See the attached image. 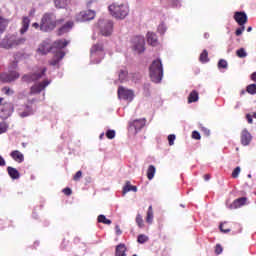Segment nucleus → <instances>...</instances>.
I'll list each match as a JSON object with an SVG mask.
<instances>
[{
	"label": "nucleus",
	"mask_w": 256,
	"mask_h": 256,
	"mask_svg": "<svg viewBox=\"0 0 256 256\" xmlns=\"http://www.w3.org/2000/svg\"><path fill=\"white\" fill-rule=\"evenodd\" d=\"M83 176V172L78 171L76 172V174L74 175V181H79V178Z\"/></svg>",
	"instance_id": "nucleus-52"
},
{
	"label": "nucleus",
	"mask_w": 256,
	"mask_h": 256,
	"mask_svg": "<svg viewBox=\"0 0 256 256\" xmlns=\"http://www.w3.org/2000/svg\"><path fill=\"white\" fill-rule=\"evenodd\" d=\"M73 29V21L66 22L62 27L58 30V35H65V33H69Z\"/></svg>",
	"instance_id": "nucleus-20"
},
{
	"label": "nucleus",
	"mask_w": 256,
	"mask_h": 256,
	"mask_svg": "<svg viewBox=\"0 0 256 256\" xmlns=\"http://www.w3.org/2000/svg\"><path fill=\"white\" fill-rule=\"evenodd\" d=\"M245 203H247V197L238 198L229 205V209H239V207H243Z\"/></svg>",
	"instance_id": "nucleus-19"
},
{
	"label": "nucleus",
	"mask_w": 256,
	"mask_h": 256,
	"mask_svg": "<svg viewBox=\"0 0 256 256\" xmlns=\"http://www.w3.org/2000/svg\"><path fill=\"white\" fill-rule=\"evenodd\" d=\"M175 134L168 135V143L170 146L175 145Z\"/></svg>",
	"instance_id": "nucleus-45"
},
{
	"label": "nucleus",
	"mask_w": 256,
	"mask_h": 256,
	"mask_svg": "<svg viewBox=\"0 0 256 256\" xmlns=\"http://www.w3.org/2000/svg\"><path fill=\"white\" fill-rule=\"evenodd\" d=\"M236 55L240 59H245L247 57V51H245V48H240L236 51Z\"/></svg>",
	"instance_id": "nucleus-39"
},
{
	"label": "nucleus",
	"mask_w": 256,
	"mask_h": 256,
	"mask_svg": "<svg viewBox=\"0 0 256 256\" xmlns=\"http://www.w3.org/2000/svg\"><path fill=\"white\" fill-rule=\"evenodd\" d=\"M68 43L69 41L63 39L56 40L52 46L48 42H42L38 47V53H40V55H47L50 51L55 53L57 49H65Z\"/></svg>",
	"instance_id": "nucleus-2"
},
{
	"label": "nucleus",
	"mask_w": 256,
	"mask_h": 256,
	"mask_svg": "<svg viewBox=\"0 0 256 256\" xmlns=\"http://www.w3.org/2000/svg\"><path fill=\"white\" fill-rule=\"evenodd\" d=\"M246 119H247L248 123H250V124L253 123V116H251V114H247Z\"/></svg>",
	"instance_id": "nucleus-55"
},
{
	"label": "nucleus",
	"mask_w": 256,
	"mask_h": 256,
	"mask_svg": "<svg viewBox=\"0 0 256 256\" xmlns=\"http://www.w3.org/2000/svg\"><path fill=\"white\" fill-rule=\"evenodd\" d=\"M239 173H241V167L237 166L232 172L233 179H237V177H239Z\"/></svg>",
	"instance_id": "nucleus-43"
},
{
	"label": "nucleus",
	"mask_w": 256,
	"mask_h": 256,
	"mask_svg": "<svg viewBox=\"0 0 256 256\" xmlns=\"http://www.w3.org/2000/svg\"><path fill=\"white\" fill-rule=\"evenodd\" d=\"M146 223L151 225L153 223V206L148 207L147 215H146Z\"/></svg>",
	"instance_id": "nucleus-32"
},
{
	"label": "nucleus",
	"mask_w": 256,
	"mask_h": 256,
	"mask_svg": "<svg viewBox=\"0 0 256 256\" xmlns=\"http://www.w3.org/2000/svg\"><path fill=\"white\" fill-rule=\"evenodd\" d=\"M54 53L55 55L53 59H51L49 62V64L52 65V67L59 65L63 57H65V52H63V49H57Z\"/></svg>",
	"instance_id": "nucleus-17"
},
{
	"label": "nucleus",
	"mask_w": 256,
	"mask_h": 256,
	"mask_svg": "<svg viewBox=\"0 0 256 256\" xmlns=\"http://www.w3.org/2000/svg\"><path fill=\"white\" fill-rule=\"evenodd\" d=\"M98 29H100L101 35L109 37L113 33V21L111 20H99L97 23Z\"/></svg>",
	"instance_id": "nucleus-7"
},
{
	"label": "nucleus",
	"mask_w": 256,
	"mask_h": 256,
	"mask_svg": "<svg viewBox=\"0 0 256 256\" xmlns=\"http://www.w3.org/2000/svg\"><path fill=\"white\" fill-rule=\"evenodd\" d=\"M105 57V52H103V46L95 44L90 50V61L91 63L98 64Z\"/></svg>",
	"instance_id": "nucleus-6"
},
{
	"label": "nucleus",
	"mask_w": 256,
	"mask_h": 256,
	"mask_svg": "<svg viewBox=\"0 0 256 256\" xmlns=\"http://www.w3.org/2000/svg\"><path fill=\"white\" fill-rule=\"evenodd\" d=\"M106 137L107 139H115V130H107Z\"/></svg>",
	"instance_id": "nucleus-44"
},
{
	"label": "nucleus",
	"mask_w": 256,
	"mask_h": 256,
	"mask_svg": "<svg viewBox=\"0 0 256 256\" xmlns=\"http://www.w3.org/2000/svg\"><path fill=\"white\" fill-rule=\"evenodd\" d=\"M0 79L4 83H11V82L19 79V72L12 71L10 73H3L0 75Z\"/></svg>",
	"instance_id": "nucleus-16"
},
{
	"label": "nucleus",
	"mask_w": 256,
	"mask_h": 256,
	"mask_svg": "<svg viewBox=\"0 0 256 256\" xmlns=\"http://www.w3.org/2000/svg\"><path fill=\"white\" fill-rule=\"evenodd\" d=\"M131 187H133V185H131L130 181H126L123 190H122V195L125 197V195H127V193H129V191H132Z\"/></svg>",
	"instance_id": "nucleus-34"
},
{
	"label": "nucleus",
	"mask_w": 256,
	"mask_h": 256,
	"mask_svg": "<svg viewBox=\"0 0 256 256\" xmlns=\"http://www.w3.org/2000/svg\"><path fill=\"white\" fill-rule=\"evenodd\" d=\"M57 25V20L55 19V14H45L42 17L40 29L45 33L53 31Z\"/></svg>",
	"instance_id": "nucleus-5"
},
{
	"label": "nucleus",
	"mask_w": 256,
	"mask_h": 256,
	"mask_svg": "<svg viewBox=\"0 0 256 256\" xmlns=\"http://www.w3.org/2000/svg\"><path fill=\"white\" fill-rule=\"evenodd\" d=\"M33 27H35V29H39V23L37 22L33 23Z\"/></svg>",
	"instance_id": "nucleus-62"
},
{
	"label": "nucleus",
	"mask_w": 256,
	"mask_h": 256,
	"mask_svg": "<svg viewBox=\"0 0 256 256\" xmlns=\"http://www.w3.org/2000/svg\"><path fill=\"white\" fill-rule=\"evenodd\" d=\"M95 19V11L83 10L76 15V21L78 23H85V21H93Z\"/></svg>",
	"instance_id": "nucleus-12"
},
{
	"label": "nucleus",
	"mask_w": 256,
	"mask_h": 256,
	"mask_svg": "<svg viewBox=\"0 0 256 256\" xmlns=\"http://www.w3.org/2000/svg\"><path fill=\"white\" fill-rule=\"evenodd\" d=\"M240 141L241 145H243L244 147L251 145V141H253V136L246 128L243 129L241 132Z\"/></svg>",
	"instance_id": "nucleus-15"
},
{
	"label": "nucleus",
	"mask_w": 256,
	"mask_h": 256,
	"mask_svg": "<svg viewBox=\"0 0 256 256\" xmlns=\"http://www.w3.org/2000/svg\"><path fill=\"white\" fill-rule=\"evenodd\" d=\"M215 253H216V255H221L223 253V247L221 246V244L216 245Z\"/></svg>",
	"instance_id": "nucleus-49"
},
{
	"label": "nucleus",
	"mask_w": 256,
	"mask_h": 256,
	"mask_svg": "<svg viewBox=\"0 0 256 256\" xmlns=\"http://www.w3.org/2000/svg\"><path fill=\"white\" fill-rule=\"evenodd\" d=\"M130 77L134 83H137L138 81H141V74L140 73H133L130 74Z\"/></svg>",
	"instance_id": "nucleus-41"
},
{
	"label": "nucleus",
	"mask_w": 256,
	"mask_h": 256,
	"mask_svg": "<svg viewBox=\"0 0 256 256\" xmlns=\"http://www.w3.org/2000/svg\"><path fill=\"white\" fill-rule=\"evenodd\" d=\"M251 31H253V27L250 26V27L247 28V32L251 33Z\"/></svg>",
	"instance_id": "nucleus-64"
},
{
	"label": "nucleus",
	"mask_w": 256,
	"mask_h": 256,
	"mask_svg": "<svg viewBox=\"0 0 256 256\" xmlns=\"http://www.w3.org/2000/svg\"><path fill=\"white\" fill-rule=\"evenodd\" d=\"M199 101V93L193 90L188 96V103H197Z\"/></svg>",
	"instance_id": "nucleus-29"
},
{
	"label": "nucleus",
	"mask_w": 256,
	"mask_h": 256,
	"mask_svg": "<svg viewBox=\"0 0 256 256\" xmlns=\"http://www.w3.org/2000/svg\"><path fill=\"white\" fill-rule=\"evenodd\" d=\"M200 61L201 63H207L209 61V53L207 50H203V52L200 54Z\"/></svg>",
	"instance_id": "nucleus-35"
},
{
	"label": "nucleus",
	"mask_w": 256,
	"mask_h": 256,
	"mask_svg": "<svg viewBox=\"0 0 256 256\" xmlns=\"http://www.w3.org/2000/svg\"><path fill=\"white\" fill-rule=\"evenodd\" d=\"M132 49L136 53H143L145 51V37L135 36L132 38Z\"/></svg>",
	"instance_id": "nucleus-10"
},
{
	"label": "nucleus",
	"mask_w": 256,
	"mask_h": 256,
	"mask_svg": "<svg viewBox=\"0 0 256 256\" xmlns=\"http://www.w3.org/2000/svg\"><path fill=\"white\" fill-rule=\"evenodd\" d=\"M115 230H116V235H121V233H123L121 231V228H119V225H116Z\"/></svg>",
	"instance_id": "nucleus-56"
},
{
	"label": "nucleus",
	"mask_w": 256,
	"mask_h": 256,
	"mask_svg": "<svg viewBox=\"0 0 256 256\" xmlns=\"http://www.w3.org/2000/svg\"><path fill=\"white\" fill-rule=\"evenodd\" d=\"M228 64L225 59H220L218 62V69H227Z\"/></svg>",
	"instance_id": "nucleus-42"
},
{
	"label": "nucleus",
	"mask_w": 256,
	"mask_h": 256,
	"mask_svg": "<svg viewBox=\"0 0 256 256\" xmlns=\"http://www.w3.org/2000/svg\"><path fill=\"white\" fill-rule=\"evenodd\" d=\"M15 110L13 103L4 102L0 105V119H8L11 117L13 111Z\"/></svg>",
	"instance_id": "nucleus-11"
},
{
	"label": "nucleus",
	"mask_w": 256,
	"mask_h": 256,
	"mask_svg": "<svg viewBox=\"0 0 256 256\" xmlns=\"http://www.w3.org/2000/svg\"><path fill=\"white\" fill-rule=\"evenodd\" d=\"M241 106L240 102H237L236 106L234 107L235 109H239V107Z\"/></svg>",
	"instance_id": "nucleus-63"
},
{
	"label": "nucleus",
	"mask_w": 256,
	"mask_h": 256,
	"mask_svg": "<svg viewBox=\"0 0 256 256\" xmlns=\"http://www.w3.org/2000/svg\"><path fill=\"white\" fill-rule=\"evenodd\" d=\"M135 94L133 90L127 89L123 86H119L118 88V98L123 99L124 101H133Z\"/></svg>",
	"instance_id": "nucleus-13"
},
{
	"label": "nucleus",
	"mask_w": 256,
	"mask_h": 256,
	"mask_svg": "<svg viewBox=\"0 0 256 256\" xmlns=\"http://www.w3.org/2000/svg\"><path fill=\"white\" fill-rule=\"evenodd\" d=\"M50 84H51V81H49V80H44L43 82L34 84L30 88L31 95H37V94L41 93V91H45V88L48 87Z\"/></svg>",
	"instance_id": "nucleus-14"
},
{
	"label": "nucleus",
	"mask_w": 256,
	"mask_h": 256,
	"mask_svg": "<svg viewBox=\"0 0 256 256\" xmlns=\"http://www.w3.org/2000/svg\"><path fill=\"white\" fill-rule=\"evenodd\" d=\"M157 31L160 35H165V33L167 32V25H165L164 22L160 23Z\"/></svg>",
	"instance_id": "nucleus-37"
},
{
	"label": "nucleus",
	"mask_w": 256,
	"mask_h": 256,
	"mask_svg": "<svg viewBox=\"0 0 256 256\" xmlns=\"http://www.w3.org/2000/svg\"><path fill=\"white\" fill-rule=\"evenodd\" d=\"M2 91L3 93H5V95H15V91L11 90L8 87H4Z\"/></svg>",
	"instance_id": "nucleus-46"
},
{
	"label": "nucleus",
	"mask_w": 256,
	"mask_h": 256,
	"mask_svg": "<svg viewBox=\"0 0 256 256\" xmlns=\"http://www.w3.org/2000/svg\"><path fill=\"white\" fill-rule=\"evenodd\" d=\"M174 7H181V0H168Z\"/></svg>",
	"instance_id": "nucleus-50"
},
{
	"label": "nucleus",
	"mask_w": 256,
	"mask_h": 256,
	"mask_svg": "<svg viewBox=\"0 0 256 256\" xmlns=\"http://www.w3.org/2000/svg\"><path fill=\"white\" fill-rule=\"evenodd\" d=\"M247 13L243 12V11H236L234 13V20L236 21V23H238V25L243 26L247 23Z\"/></svg>",
	"instance_id": "nucleus-18"
},
{
	"label": "nucleus",
	"mask_w": 256,
	"mask_h": 256,
	"mask_svg": "<svg viewBox=\"0 0 256 256\" xmlns=\"http://www.w3.org/2000/svg\"><path fill=\"white\" fill-rule=\"evenodd\" d=\"M7 165V162H5V158L0 155V167H5Z\"/></svg>",
	"instance_id": "nucleus-54"
},
{
	"label": "nucleus",
	"mask_w": 256,
	"mask_h": 256,
	"mask_svg": "<svg viewBox=\"0 0 256 256\" xmlns=\"http://www.w3.org/2000/svg\"><path fill=\"white\" fill-rule=\"evenodd\" d=\"M45 73H47V68H42L39 72L25 74L22 77V81L24 83H35V81H39V79H43V77H45Z\"/></svg>",
	"instance_id": "nucleus-8"
},
{
	"label": "nucleus",
	"mask_w": 256,
	"mask_h": 256,
	"mask_svg": "<svg viewBox=\"0 0 256 256\" xmlns=\"http://www.w3.org/2000/svg\"><path fill=\"white\" fill-rule=\"evenodd\" d=\"M150 79L153 83H159L163 81V63L161 59H156L149 67Z\"/></svg>",
	"instance_id": "nucleus-3"
},
{
	"label": "nucleus",
	"mask_w": 256,
	"mask_h": 256,
	"mask_svg": "<svg viewBox=\"0 0 256 256\" xmlns=\"http://www.w3.org/2000/svg\"><path fill=\"white\" fill-rule=\"evenodd\" d=\"M118 77L120 83H127L129 81V72L127 70H120Z\"/></svg>",
	"instance_id": "nucleus-28"
},
{
	"label": "nucleus",
	"mask_w": 256,
	"mask_h": 256,
	"mask_svg": "<svg viewBox=\"0 0 256 256\" xmlns=\"http://www.w3.org/2000/svg\"><path fill=\"white\" fill-rule=\"evenodd\" d=\"M243 31H245V25L240 26V28H238V29L236 30L235 35H236L237 37H240V35H243Z\"/></svg>",
	"instance_id": "nucleus-47"
},
{
	"label": "nucleus",
	"mask_w": 256,
	"mask_h": 256,
	"mask_svg": "<svg viewBox=\"0 0 256 256\" xmlns=\"http://www.w3.org/2000/svg\"><path fill=\"white\" fill-rule=\"evenodd\" d=\"M131 189H132L131 191H133L134 193H137V186H132Z\"/></svg>",
	"instance_id": "nucleus-61"
},
{
	"label": "nucleus",
	"mask_w": 256,
	"mask_h": 256,
	"mask_svg": "<svg viewBox=\"0 0 256 256\" xmlns=\"http://www.w3.org/2000/svg\"><path fill=\"white\" fill-rule=\"evenodd\" d=\"M246 91L249 93V95H256V84H249L246 87Z\"/></svg>",
	"instance_id": "nucleus-38"
},
{
	"label": "nucleus",
	"mask_w": 256,
	"mask_h": 256,
	"mask_svg": "<svg viewBox=\"0 0 256 256\" xmlns=\"http://www.w3.org/2000/svg\"><path fill=\"white\" fill-rule=\"evenodd\" d=\"M251 80L256 82V72L251 74Z\"/></svg>",
	"instance_id": "nucleus-58"
},
{
	"label": "nucleus",
	"mask_w": 256,
	"mask_h": 256,
	"mask_svg": "<svg viewBox=\"0 0 256 256\" xmlns=\"http://www.w3.org/2000/svg\"><path fill=\"white\" fill-rule=\"evenodd\" d=\"M98 223H103L104 225H111V220L107 219V217L103 214H100L97 218Z\"/></svg>",
	"instance_id": "nucleus-33"
},
{
	"label": "nucleus",
	"mask_w": 256,
	"mask_h": 256,
	"mask_svg": "<svg viewBox=\"0 0 256 256\" xmlns=\"http://www.w3.org/2000/svg\"><path fill=\"white\" fill-rule=\"evenodd\" d=\"M145 123H147L145 118L130 121L128 127L129 132L132 133V135H137L139 131L145 127Z\"/></svg>",
	"instance_id": "nucleus-9"
},
{
	"label": "nucleus",
	"mask_w": 256,
	"mask_h": 256,
	"mask_svg": "<svg viewBox=\"0 0 256 256\" xmlns=\"http://www.w3.org/2000/svg\"><path fill=\"white\" fill-rule=\"evenodd\" d=\"M204 133H206L207 135H211V131L207 128H203Z\"/></svg>",
	"instance_id": "nucleus-60"
},
{
	"label": "nucleus",
	"mask_w": 256,
	"mask_h": 256,
	"mask_svg": "<svg viewBox=\"0 0 256 256\" xmlns=\"http://www.w3.org/2000/svg\"><path fill=\"white\" fill-rule=\"evenodd\" d=\"M136 224L138 225V227L140 229H143V227H145V223L143 221V216H141V214H137V216H136Z\"/></svg>",
	"instance_id": "nucleus-36"
},
{
	"label": "nucleus",
	"mask_w": 256,
	"mask_h": 256,
	"mask_svg": "<svg viewBox=\"0 0 256 256\" xmlns=\"http://www.w3.org/2000/svg\"><path fill=\"white\" fill-rule=\"evenodd\" d=\"M7 172H8L9 177H11V179H19V177H21L19 170L16 168H13L11 166L7 167Z\"/></svg>",
	"instance_id": "nucleus-25"
},
{
	"label": "nucleus",
	"mask_w": 256,
	"mask_h": 256,
	"mask_svg": "<svg viewBox=\"0 0 256 256\" xmlns=\"http://www.w3.org/2000/svg\"><path fill=\"white\" fill-rule=\"evenodd\" d=\"M18 115L19 117H22V119L25 117H29L30 115H33V109L29 105H26L25 110L22 112L19 111Z\"/></svg>",
	"instance_id": "nucleus-27"
},
{
	"label": "nucleus",
	"mask_w": 256,
	"mask_h": 256,
	"mask_svg": "<svg viewBox=\"0 0 256 256\" xmlns=\"http://www.w3.org/2000/svg\"><path fill=\"white\" fill-rule=\"evenodd\" d=\"M147 41L149 45H152V47H157L158 41H157V34L153 32L147 33Z\"/></svg>",
	"instance_id": "nucleus-23"
},
{
	"label": "nucleus",
	"mask_w": 256,
	"mask_h": 256,
	"mask_svg": "<svg viewBox=\"0 0 256 256\" xmlns=\"http://www.w3.org/2000/svg\"><path fill=\"white\" fill-rule=\"evenodd\" d=\"M192 139H196V141H199L201 139V134L198 131L194 130L192 132Z\"/></svg>",
	"instance_id": "nucleus-48"
},
{
	"label": "nucleus",
	"mask_w": 256,
	"mask_h": 256,
	"mask_svg": "<svg viewBox=\"0 0 256 256\" xmlns=\"http://www.w3.org/2000/svg\"><path fill=\"white\" fill-rule=\"evenodd\" d=\"M26 42L27 38L25 37H19L16 34H7L0 41V48L9 51L11 49H17L18 47H21V45H25Z\"/></svg>",
	"instance_id": "nucleus-1"
},
{
	"label": "nucleus",
	"mask_w": 256,
	"mask_h": 256,
	"mask_svg": "<svg viewBox=\"0 0 256 256\" xmlns=\"http://www.w3.org/2000/svg\"><path fill=\"white\" fill-rule=\"evenodd\" d=\"M157 169L155 168V166L150 165L148 167L147 170V178L149 179V181H152L153 177H155V173H156Z\"/></svg>",
	"instance_id": "nucleus-31"
},
{
	"label": "nucleus",
	"mask_w": 256,
	"mask_h": 256,
	"mask_svg": "<svg viewBox=\"0 0 256 256\" xmlns=\"http://www.w3.org/2000/svg\"><path fill=\"white\" fill-rule=\"evenodd\" d=\"M108 9L115 19H125L129 15V6L127 4L113 3Z\"/></svg>",
	"instance_id": "nucleus-4"
},
{
	"label": "nucleus",
	"mask_w": 256,
	"mask_h": 256,
	"mask_svg": "<svg viewBox=\"0 0 256 256\" xmlns=\"http://www.w3.org/2000/svg\"><path fill=\"white\" fill-rule=\"evenodd\" d=\"M10 156L14 161L17 163H23L25 161V156H23V153H21L19 150H14L10 153Z\"/></svg>",
	"instance_id": "nucleus-21"
},
{
	"label": "nucleus",
	"mask_w": 256,
	"mask_h": 256,
	"mask_svg": "<svg viewBox=\"0 0 256 256\" xmlns=\"http://www.w3.org/2000/svg\"><path fill=\"white\" fill-rule=\"evenodd\" d=\"M9 25V19L0 16V37L5 33Z\"/></svg>",
	"instance_id": "nucleus-24"
},
{
	"label": "nucleus",
	"mask_w": 256,
	"mask_h": 256,
	"mask_svg": "<svg viewBox=\"0 0 256 256\" xmlns=\"http://www.w3.org/2000/svg\"><path fill=\"white\" fill-rule=\"evenodd\" d=\"M6 131H7V124L1 123V124H0V135H1L2 133H6Z\"/></svg>",
	"instance_id": "nucleus-51"
},
{
	"label": "nucleus",
	"mask_w": 256,
	"mask_h": 256,
	"mask_svg": "<svg viewBox=\"0 0 256 256\" xmlns=\"http://www.w3.org/2000/svg\"><path fill=\"white\" fill-rule=\"evenodd\" d=\"M57 9H65L69 5V0H54Z\"/></svg>",
	"instance_id": "nucleus-30"
},
{
	"label": "nucleus",
	"mask_w": 256,
	"mask_h": 256,
	"mask_svg": "<svg viewBox=\"0 0 256 256\" xmlns=\"http://www.w3.org/2000/svg\"><path fill=\"white\" fill-rule=\"evenodd\" d=\"M30 24H31V20L29 19V17L24 16L22 18V28L20 29L21 35H25V33H27V31L29 30Z\"/></svg>",
	"instance_id": "nucleus-22"
},
{
	"label": "nucleus",
	"mask_w": 256,
	"mask_h": 256,
	"mask_svg": "<svg viewBox=\"0 0 256 256\" xmlns=\"http://www.w3.org/2000/svg\"><path fill=\"white\" fill-rule=\"evenodd\" d=\"M63 193H64V195H71V193H73V191L71 190V188H64Z\"/></svg>",
	"instance_id": "nucleus-53"
},
{
	"label": "nucleus",
	"mask_w": 256,
	"mask_h": 256,
	"mask_svg": "<svg viewBox=\"0 0 256 256\" xmlns=\"http://www.w3.org/2000/svg\"><path fill=\"white\" fill-rule=\"evenodd\" d=\"M220 231L222 232V233H229V231H231L230 229H223V224H220Z\"/></svg>",
	"instance_id": "nucleus-57"
},
{
	"label": "nucleus",
	"mask_w": 256,
	"mask_h": 256,
	"mask_svg": "<svg viewBox=\"0 0 256 256\" xmlns=\"http://www.w3.org/2000/svg\"><path fill=\"white\" fill-rule=\"evenodd\" d=\"M147 241H149V237L147 235H144V234L138 235V238H137L138 243L143 245V243H147Z\"/></svg>",
	"instance_id": "nucleus-40"
},
{
	"label": "nucleus",
	"mask_w": 256,
	"mask_h": 256,
	"mask_svg": "<svg viewBox=\"0 0 256 256\" xmlns=\"http://www.w3.org/2000/svg\"><path fill=\"white\" fill-rule=\"evenodd\" d=\"M209 179H211V175L205 174V175H204V180H205V181H209Z\"/></svg>",
	"instance_id": "nucleus-59"
},
{
	"label": "nucleus",
	"mask_w": 256,
	"mask_h": 256,
	"mask_svg": "<svg viewBox=\"0 0 256 256\" xmlns=\"http://www.w3.org/2000/svg\"><path fill=\"white\" fill-rule=\"evenodd\" d=\"M127 251V247L125 244H119L116 246L115 256H127L125 252Z\"/></svg>",
	"instance_id": "nucleus-26"
}]
</instances>
